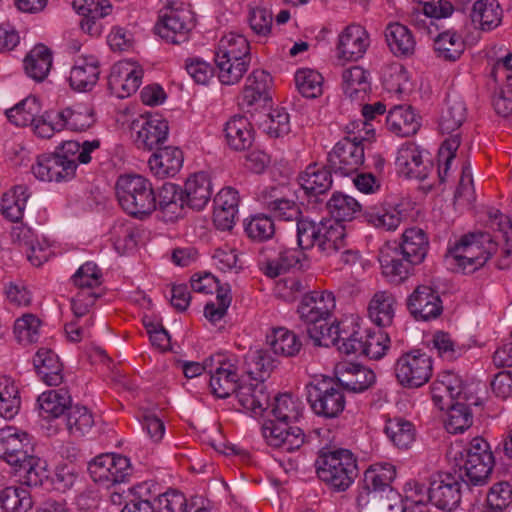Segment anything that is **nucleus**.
<instances>
[{"mask_svg": "<svg viewBox=\"0 0 512 512\" xmlns=\"http://www.w3.org/2000/svg\"><path fill=\"white\" fill-rule=\"evenodd\" d=\"M239 195L231 188L221 189L214 198L213 222L217 229L226 231L233 228L238 215Z\"/></svg>", "mask_w": 512, "mask_h": 512, "instance_id": "21", "label": "nucleus"}, {"mask_svg": "<svg viewBox=\"0 0 512 512\" xmlns=\"http://www.w3.org/2000/svg\"><path fill=\"white\" fill-rule=\"evenodd\" d=\"M71 281L78 288L71 300V309L77 318L83 317L88 314L99 297L95 289L102 283L101 270L94 262H86L73 274Z\"/></svg>", "mask_w": 512, "mask_h": 512, "instance_id": "8", "label": "nucleus"}, {"mask_svg": "<svg viewBox=\"0 0 512 512\" xmlns=\"http://www.w3.org/2000/svg\"><path fill=\"white\" fill-rule=\"evenodd\" d=\"M317 477L333 492L348 490L358 476L356 456L348 449L321 450L315 460Z\"/></svg>", "mask_w": 512, "mask_h": 512, "instance_id": "3", "label": "nucleus"}, {"mask_svg": "<svg viewBox=\"0 0 512 512\" xmlns=\"http://www.w3.org/2000/svg\"><path fill=\"white\" fill-rule=\"evenodd\" d=\"M435 389L445 392L451 400L469 401L473 398L467 395L461 377L452 371H445L440 374Z\"/></svg>", "mask_w": 512, "mask_h": 512, "instance_id": "63", "label": "nucleus"}, {"mask_svg": "<svg viewBox=\"0 0 512 512\" xmlns=\"http://www.w3.org/2000/svg\"><path fill=\"white\" fill-rule=\"evenodd\" d=\"M24 70L35 81H43L52 66L51 51L45 45H36L23 61Z\"/></svg>", "mask_w": 512, "mask_h": 512, "instance_id": "42", "label": "nucleus"}, {"mask_svg": "<svg viewBox=\"0 0 512 512\" xmlns=\"http://www.w3.org/2000/svg\"><path fill=\"white\" fill-rule=\"evenodd\" d=\"M497 250L498 243L489 233H468L448 249L446 263L455 272L470 274L483 267Z\"/></svg>", "mask_w": 512, "mask_h": 512, "instance_id": "2", "label": "nucleus"}, {"mask_svg": "<svg viewBox=\"0 0 512 512\" xmlns=\"http://www.w3.org/2000/svg\"><path fill=\"white\" fill-rule=\"evenodd\" d=\"M15 470L22 473L23 484L30 487L41 486L49 477L46 462L32 454L15 466Z\"/></svg>", "mask_w": 512, "mask_h": 512, "instance_id": "54", "label": "nucleus"}, {"mask_svg": "<svg viewBox=\"0 0 512 512\" xmlns=\"http://www.w3.org/2000/svg\"><path fill=\"white\" fill-rule=\"evenodd\" d=\"M29 197L30 194L25 185L14 186L2 196V215L11 222H19L23 218Z\"/></svg>", "mask_w": 512, "mask_h": 512, "instance_id": "43", "label": "nucleus"}, {"mask_svg": "<svg viewBox=\"0 0 512 512\" xmlns=\"http://www.w3.org/2000/svg\"><path fill=\"white\" fill-rule=\"evenodd\" d=\"M32 452L29 435L13 426L0 429V458L11 466H18Z\"/></svg>", "mask_w": 512, "mask_h": 512, "instance_id": "14", "label": "nucleus"}, {"mask_svg": "<svg viewBox=\"0 0 512 512\" xmlns=\"http://www.w3.org/2000/svg\"><path fill=\"white\" fill-rule=\"evenodd\" d=\"M151 172L163 179L175 176L183 165V153L178 147H159L148 161Z\"/></svg>", "mask_w": 512, "mask_h": 512, "instance_id": "25", "label": "nucleus"}, {"mask_svg": "<svg viewBox=\"0 0 512 512\" xmlns=\"http://www.w3.org/2000/svg\"><path fill=\"white\" fill-rule=\"evenodd\" d=\"M470 405H478L477 399L469 401H456L448 408L447 417L445 419V429L450 434L463 433L473 423V415L469 408Z\"/></svg>", "mask_w": 512, "mask_h": 512, "instance_id": "41", "label": "nucleus"}, {"mask_svg": "<svg viewBox=\"0 0 512 512\" xmlns=\"http://www.w3.org/2000/svg\"><path fill=\"white\" fill-rule=\"evenodd\" d=\"M72 398L66 389L49 390L38 397L40 415L45 419H55L67 413Z\"/></svg>", "mask_w": 512, "mask_h": 512, "instance_id": "39", "label": "nucleus"}, {"mask_svg": "<svg viewBox=\"0 0 512 512\" xmlns=\"http://www.w3.org/2000/svg\"><path fill=\"white\" fill-rule=\"evenodd\" d=\"M99 74V61L96 56H79L70 71V86L79 92L89 91L96 85Z\"/></svg>", "mask_w": 512, "mask_h": 512, "instance_id": "23", "label": "nucleus"}, {"mask_svg": "<svg viewBox=\"0 0 512 512\" xmlns=\"http://www.w3.org/2000/svg\"><path fill=\"white\" fill-rule=\"evenodd\" d=\"M94 426L92 412L85 406L71 405L66 413V428L70 435L83 437Z\"/></svg>", "mask_w": 512, "mask_h": 512, "instance_id": "56", "label": "nucleus"}, {"mask_svg": "<svg viewBox=\"0 0 512 512\" xmlns=\"http://www.w3.org/2000/svg\"><path fill=\"white\" fill-rule=\"evenodd\" d=\"M464 49V40L456 32L445 31L438 34L434 39V50L437 56L444 60H457L464 52Z\"/></svg>", "mask_w": 512, "mask_h": 512, "instance_id": "51", "label": "nucleus"}, {"mask_svg": "<svg viewBox=\"0 0 512 512\" xmlns=\"http://www.w3.org/2000/svg\"><path fill=\"white\" fill-rule=\"evenodd\" d=\"M466 117L467 108L462 96L456 92L448 93L439 121L442 133H452L458 130Z\"/></svg>", "mask_w": 512, "mask_h": 512, "instance_id": "34", "label": "nucleus"}, {"mask_svg": "<svg viewBox=\"0 0 512 512\" xmlns=\"http://www.w3.org/2000/svg\"><path fill=\"white\" fill-rule=\"evenodd\" d=\"M295 83L298 91L306 98H316L323 91V77L313 69L302 68L295 73Z\"/></svg>", "mask_w": 512, "mask_h": 512, "instance_id": "58", "label": "nucleus"}, {"mask_svg": "<svg viewBox=\"0 0 512 512\" xmlns=\"http://www.w3.org/2000/svg\"><path fill=\"white\" fill-rule=\"evenodd\" d=\"M228 146L236 151L246 150L254 141V132L249 120L244 116H234L224 127Z\"/></svg>", "mask_w": 512, "mask_h": 512, "instance_id": "35", "label": "nucleus"}, {"mask_svg": "<svg viewBox=\"0 0 512 512\" xmlns=\"http://www.w3.org/2000/svg\"><path fill=\"white\" fill-rule=\"evenodd\" d=\"M335 308V298L328 291H313L305 294L298 306L300 319L308 325L325 321Z\"/></svg>", "mask_w": 512, "mask_h": 512, "instance_id": "16", "label": "nucleus"}, {"mask_svg": "<svg viewBox=\"0 0 512 512\" xmlns=\"http://www.w3.org/2000/svg\"><path fill=\"white\" fill-rule=\"evenodd\" d=\"M471 20L483 31H490L499 26L502 9L497 0H478L474 3Z\"/></svg>", "mask_w": 512, "mask_h": 512, "instance_id": "45", "label": "nucleus"}, {"mask_svg": "<svg viewBox=\"0 0 512 512\" xmlns=\"http://www.w3.org/2000/svg\"><path fill=\"white\" fill-rule=\"evenodd\" d=\"M130 470L129 459L121 455L101 454L88 464L93 481L106 487L125 482Z\"/></svg>", "mask_w": 512, "mask_h": 512, "instance_id": "11", "label": "nucleus"}, {"mask_svg": "<svg viewBox=\"0 0 512 512\" xmlns=\"http://www.w3.org/2000/svg\"><path fill=\"white\" fill-rule=\"evenodd\" d=\"M429 241L424 230L418 227L407 228L401 237L398 248L403 257H408L412 263H422L428 251Z\"/></svg>", "mask_w": 512, "mask_h": 512, "instance_id": "32", "label": "nucleus"}, {"mask_svg": "<svg viewBox=\"0 0 512 512\" xmlns=\"http://www.w3.org/2000/svg\"><path fill=\"white\" fill-rule=\"evenodd\" d=\"M76 172V165L73 160H66L57 152L51 155H42L37 158L36 164L32 166V173L41 181H68Z\"/></svg>", "mask_w": 512, "mask_h": 512, "instance_id": "19", "label": "nucleus"}, {"mask_svg": "<svg viewBox=\"0 0 512 512\" xmlns=\"http://www.w3.org/2000/svg\"><path fill=\"white\" fill-rule=\"evenodd\" d=\"M494 458L489 444L482 437H475L469 446L460 452L459 475L466 485L479 486L487 482L492 472Z\"/></svg>", "mask_w": 512, "mask_h": 512, "instance_id": "6", "label": "nucleus"}, {"mask_svg": "<svg viewBox=\"0 0 512 512\" xmlns=\"http://www.w3.org/2000/svg\"><path fill=\"white\" fill-rule=\"evenodd\" d=\"M463 477L457 472H436L430 476L429 500L440 510L452 511L461 501Z\"/></svg>", "mask_w": 512, "mask_h": 512, "instance_id": "10", "label": "nucleus"}, {"mask_svg": "<svg viewBox=\"0 0 512 512\" xmlns=\"http://www.w3.org/2000/svg\"><path fill=\"white\" fill-rule=\"evenodd\" d=\"M38 376L48 386H58L63 382V365L58 355L50 349L40 348L33 358Z\"/></svg>", "mask_w": 512, "mask_h": 512, "instance_id": "28", "label": "nucleus"}, {"mask_svg": "<svg viewBox=\"0 0 512 512\" xmlns=\"http://www.w3.org/2000/svg\"><path fill=\"white\" fill-rule=\"evenodd\" d=\"M379 262L383 275L390 282L399 283L405 280L414 265L408 257H403L398 248L389 245L381 248L379 253Z\"/></svg>", "mask_w": 512, "mask_h": 512, "instance_id": "24", "label": "nucleus"}, {"mask_svg": "<svg viewBox=\"0 0 512 512\" xmlns=\"http://www.w3.org/2000/svg\"><path fill=\"white\" fill-rule=\"evenodd\" d=\"M389 131L400 137L414 135L420 127V122L410 106H394L386 117Z\"/></svg>", "mask_w": 512, "mask_h": 512, "instance_id": "36", "label": "nucleus"}, {"mask_svg": "<svg viewBox=\"0 0 512 512\" xmlns=\"http://www.w3.org/2000/svg\"><path fill=\"white\" fill-rule=\"evenodd\" d=\"M432 358L420 350L403 353L394 364V373L400 385L418 388L432 376Z\"/></svg>", "mask_w": 512, "mask_h": 512, "instance_id": "9", "label": "nucleus"}, {"mask_svg": "<svg viewBox=\"0 0 512 512\" xmlns=\"http://www.w3.org/2000/svg\"><path fill=\"white\" fill-rule=\"evenodd\" d=\"M396 309V299L387 290L374 293L369 301L367 312L369 319L379 327H388L392 324Z\"/></svg>", "mask_w": 512, "mask_h": 512, "instance_id": "31", "label": "nucleus"}, {"mask_svg": "<svg viewBox=\"0 0 512 512\" xmlns=\"http://www.w3.org/2000/svg\"><path fill=\"white\" fill-rule=\"evenodd\" d=\"M63 130L84 131L95 122L93 110L82 103L61 110Z\"/></svg>", "mask_w": 512, "mask_h": 512, "instance_id": "52", "label": "nucleus"}, {"mask_svg": "<svg viewBox=\"0 0 512 512\" xmlns=\"http://www.w3.org/2000/svg\"><path fill=\"white\" fill-rule=\"evenodd\" d=\"M42 111L40 101L34 96H28L12 108L6 110L8 120L20 127L35 125L36 119Z\"/></svg>", "mask_w": 512, "mask_h": 512, "instance_id": "46", "label": "nucleus"}, {"mask_svg": "<svg viewBox=\"0 0 512 512\" xmlns=\"http://www.w3.org/2000/svg\"><path fill=\"white\" fill-rule=\"evenodd\" d=\"M344 93L354 98L358 93H366L370 89L369 73L360 66H352L342 73Z\"/></svg>", "mask_w": 512, "mask_h": 512, "instance_id": "59", "label": "nucleus"}, {"mask_svg": "<svg viewBox=\"0 0 512 512\" xmlns=\"http://www.w3.org/2000/svg\"><path fill=\"white\" fill-rule=\"evenodd\" d=\"M142 77L143 70L135 62L119 61L111 68L108 89L117 98H127L138 90Z\"/></svg>", "mask_w": 512, "mask_h": 512, "instance_id": "12", "label": "nucleus"}, {"mask_svg": "<svg viewBox=\"0 0 512 512\" xmlns=\"http://www.w3.org/2000/svg\"><path fill=\"white\" fill-rule=\"evenodd\" d=\"M100 147V140L94 139L92 141H65L56 152L65 157L66 160H73L74 165L78 163L87 164L91 161V153Z\"/></svg>", "mask_w": 512, "mask_h": 512, "instance_id": "55", "label": "nucleus"}, {"mask_svg": "<svg viewBox=\"0 0 512 512\" xmlns=\"http://www.w3.org/2000/svg\"><path fill=\"white\" fill-rule=\"evenodd\" d=\"M0 507L5 512H28L32 508L30 493L20 487H6L0 491Z\"/></svg>", "mask_w": 512, "mask_h": 512, "instance_id": "57", "label": "nucleus"}, {"mask_svg": "<svg viewBox=\"0 0 512 512\" xmlns=\"http://www.w3.org/2000/svg\"><path fill=\"white\" fill-rule=\"evenodd\" d=\"M384 432L390 441L400 449H407L415 440L414 425L402 417L388 419Z\"/></svg>", "mask_w": 512, "mask_h": 512, "instance_id": "49", "label": "nucleus"}, {"mask_svg": "<svg viewBox=\"0 0 512 512\" xmlns=\"http://www.w3.org/2000/svg\"><path fill=\"white\" fill-rule=\"evenodd\" d=\"M461 140L459 134L451 135L441 145L438 153V178L445 183L449 177L451 164L456 156Z\"/></svg>", "mask_w": 512, "mask_h": 512, "instance_id": "61", "label": "nucleus"}, {"mask_svg": "<svg viewBox=\"0 0 512 512\" xmlns=\"http://www.w3.org/2000/svg\"><path fill=\"white\" fill-rule=\"evenodd\" d=\"M375 380L376 376L371 369L355 364L339 370L336 377L342 389L353 393L364 392L375 383Z\"/></svg>", "mask_w": 512, "mask_h": 512, "instance_id": "29", "label": "nucleus"}, {"mask_svg": "<svg viewBox=\"0 0 512 512\" xmlns=\"http://www.w3.org/2000/svg\"><path fill=\"white\" fill-rule=\"evenodd\" d=\"M512 503V486L508 482L494 484L487 494L489 510L484 512H503Z\"/></svg>", "mask_w": 512, "mask_h": 512, "instance_id": "64", "label": "nucleus"}, {"mask_svg": "<svg viewBox=\"0 0 512 512\" xmlns=\"http://www.w3.org/2000/svg\"><path fill=\"white\" fill-rule=\"evenodd\" d=\"M244 227L248 237L256 241L269 240L275 234L274 222L265 214L251 216L245 221Z\"/></svg>", "mask_w": 512, "mask_h": 512, "instance_id": "62", "label": "nucleus"}, {"mask_svg": "<svg viewBox=\"0 0 512 512\" xmlns=\"http://www.w3.org/2000/svg\"><path fill=\"white\" fill-rule=\"evenodd\" d=\"M214 61L218 68L219 81L224 85L237 84L250 65V60H244L243 58L234 60L233 58H218L215 56Z\"/></svg>", "mask_w": 512, "mask_h": 512, "instance_id": "53", "label": "nucleus"}, {"mask_svg": "<svg viewBox=\"0 0 512 512\" xmlns=\"http://www.w3.org/2000/svg\"><path fill=\"white\" fill-rule=\"evenodd\" d=\"M277 366V360L265 349H250L244 357V367L253 379L264 382Z\"/></svg>", "mask_w": 512, "mask_h": 512, "instance_id": "40", "label": "nucleus"}, {"mask_svg": "<svg viewBox=\"0 0 512 512\" xmlns=\"http://www.w3.org/2000/svg\"><path fill=\"white\" fill-rule=\"evenodd\" d=\"M215 56L218 58H243L251 61L250 45L243 35L229 33L223 36L216 48Z\"/></svg>", "mask_w": 512, "mask_h": 512, "instance_id": "50", "label": "nucleus"}, {"mask_svg": "<svg viewBox=\"0 0 512 512\" xmlns=\"http://www.w3.org/2000/svg\"><path fill=\"white\" fill-rule=\"evenodd\" d=\"M213 193L210 176L205 172L191 175L182 191L186 204L195 210H202L210 201Z\"/></svg>", "mask_w": 512, "mask_h": 512, "instance_id": "26", "label": "nucleus"}, {"mask_svg": "<svg viewBox=\"0 0 512 512\" xmlns=\"http://www.w3.org/2000/svg\"><path fill=\"white\" fill-rule=\"evenodd\" d=\"M271 407L273 418L266 420L262 426L266 442L286 452L298 450L304 443L305 435L301 428L291 423L301 417V403L285 393L275 397Z\"/></svg>", "mask_w": 512, "mask_h": 512, "instance_id": "1", "label": "nucleus"}, {"mask_svg": "<svg viewBox=\"0 0 512 512\" xmlns=\"http://www.w3.org/2000/svg\"><path fill=\"white\" fill-rule=\"evenodd\" d=\"M209 386L213 395L218 398H227L232 395L238 387L239 377L237 368L222 355L210 357Z\"/></svg>", "mask_w": 512, "mask_h": 512, "instance_id": "13", "label": "nucleus"}, {"mask_svg": "<svg viewBox=\"0 0 512 512\" xmlns=\"http://www.w3.org/2000/svg\"><path fill=\"white\" fill-rule=\"evenodd\" d=\"M131 498L126 501L121 512H155L152 503L150 485L146 482L138 484L130 489Z\"/></svg>", "mask_w": 512, "mask_h": 512, "instance_id": "60", "label": "nucleus"}, {"mask_svg": "<svg viewBox=\"0 0 512 512\" xmlns=\"http://www.w3.org/2000/svg\"><path fill=\"white\" fill-rule=\"evenodd\" d=\"M305 389L307 402L317 416L333 419L344 411L346 400L336 379L315 377L306 384Z\"/></svg>", "mask_w": 512, "mask_h": 512, "instance_id": "5", "label": "nucleus"}, {"mask_svg": "<svg viewBox=\"0 0 512 512\" xmlns=\"http://www.w3.org/2000/svg\"><path fill=\"white\" fill-rule=\"evenodd\" d=\"M318 250L325 256H331L346 247V230L343 223L335 220H323Z\"/></svg>", "mask_w": 512, "mask_h": 512, "instance_id": "37", "label": "nucleus"}, {"mask_svg": "<svg viewBox=\"0 0 512 512\" xmlns=\"http://www.w3.org/2000/svg\"><path fill=\"white\" fill-rule=\"evenodd\" d=\"M408 310L417 321H429L438 318L442 311V301L436 290L420 285L407 300Z\"/></svg>", "mask_w": 512, "mask_h": 512, "instance_id": "15", "label": "nucleus"}, {"mask_svg": "<svg viewBox=\"0 0 512 512\" xmlns=\"http://www.w3.org/2000/svg\"><path fill=\"white\" fill-rule=\"evenodd\" d=\"M366 222L384 231H394L402 221L401 212L394 206L369 207L363 214Z\"/></svg>", "mask_w": 512, "mask_h": 512, "instance_id": "47", "label": "nucleus"}, {"mask_svg": "<svg viewBox=\"0 0 512 512\" xmlns=\"http://www.w3.org/2000/svg\"><path fill=\"white\" fill-rule=\"evenodd\" d=\"M136 129L135 143L138 148L153 150L159 148L168 136V123L160 115H149L133 122Z\"/></svg>", "mask_w": 512, "mask_h": 512, "instance_id": "18", "label": "nucleus"}, {"mask_svg": "<svg viewBox=\"0 0 512 512\" xmlns=\"http://www.w3.org/2000/svg\"><path fill=\"white\" fill-rule=\"evenodd\" d=\"M387 44L396 56H409L414 53L416 41L411 31L400 23L389 24L385 31Z\"/></svg>", "mask_w": 512, "mask_h": 512, "instance_id": "44", "label": "nucleus"}, {"mask_svg": "<svg viewBox=\"0 0 512 512\" xmlns=\"http://www.w3.org/2000/svg\"><path fill=\"white\" fill-rule=\"evenodd\" d=\"M369 46L370 37L366 29L361 25H349L338 36L337 57L344 61H357L365 55Z\"/></svg>", "mask_w": 512, "mask_h": 512, "instance_id": "17", "label": "nucleus"}, {"mask_svg": "<svg viewBox=\"0 0 512 512\" xmlns=\"http://www.w3.org/2000/svg\"><path fill=\"white\" fill-rule=\"evenodd\" d=\"M266 343L275 355L294 357L302 349V341L299 336L286 327L273 328L266 335Z\"/></svg>", "mask_w": 512, "mask_h": 512, "instance_id": "38", "label": "nucleus"}, {"mask_svg": "<svg viewBox=\"0 0 512 512\" xmlns=\"http://www.w3.org/2000/svg\"><path fill=\"white\" fill-rule=\"evenodd\" d=\"M327 209L332 216V220L340 223L351 221L361 211V204L353 197L334 192L327 202Z\"/></svg>", "mask_w": 512, "mask_h": 512, "instance_id": "48", "label": "nucleus"}, {"mask_svg": "<svg viewBox=\"0 0 512 512\" xmlns=\"http://www.w3.org/2000/svg\"><path fill=\"white\" fill-rule=\"evenodd\" d=\"M240 383L234 392L239 405L255 416L262 415L267 410L270 397L262 381Z\"/></svg>", "mask_w": 512, "mask_h": 512, "instance_id": "22", "label": "nucleus"}, {"mask_svg": "<svg viewBox=\"0 0 512 512\" xmlns=\"http://www.w3.org/2000/svg\"><path fill=\"white\" fill-rule=\"evenodd\" d=\"M349 135L338 141L328 153L327 163L334 174L349 177L358 172L364 163V142H370L369 136L351 129Z\"/></svg>", "mask_w": 512, "mask_h": 512, "instance_id": "7", "label": "nucleus"}, {"mask_svg": "<svg viewBox=\"0 0 512 512\" xmlns=\"http://www.w3.org/2000/svg\"><path fill=\"white\" fill-rule=\"evenodd\" d=\"M119 205L129 215L143 219L157 209L152 183L139 174L121 175L116 182Z\"/></svg>", "mask_w": 512, "mask_h": 512, "instance_id": "4", "label": "nucleus"}, {"mask_svg": "<svg viewBox=\"0 0 512 512\" xmlns=\"http://www.w3.org/2000/svg\"><path fill=\"white\" fill-rule=\"evenodd\" d=\"M262 204L273 213L274 217L284 221H296L301 217L298 204L280 195L279 189L271 187L261 193Z\"/></svg>", "mask_w": 512, "mask_h": 512, "instance_id": "33", "label": "nucleus"}, {"mask_svg": "<svg viewBox=\"0 0 512 512\" xmlns=\"http://www.w3.org/2000/svg\"><path fill=\"white\" fill-rule=\"evenodd\" d=\"M396 477V468L390 463H375L364 473L363 486L359 491H369L371 494L388 491L389 495L396 493L391 484Z\"/></svg>", "mask_w": 512, "mask_h": 512, "instance_id": "27", "label": "nucleus"}, {"mask_svg": "<svg viewBox=\"0 0 512 512\" xmlns=\"http://www.w3.org/2000/svg\"><path fill=\"white\" fill-rule=\"evenodd\" d=\"M395 165L399 174L418 180L426 179L430 170L429 162L424 161L422 151L414 143H405L399 148Z\"/></svg>", "mask_w": 512, "mask_h": 512, "instance_id": "20", "label": "nucleus"}, {"mask_svg": "<svg viewBox=\"0 0 512 512\" xmlns=\"http://www.w3.org/2000/svg\"><path fill=\"white\" fill-rule=\"evenodd\" d=\"M332 170L319 164H310L299 175V184L309 196L326 193L332 187Z\"/></svg>", "mask_w": 512, "mask_h": 512, "instance_id": "30", "label": "nucleus"}]
</instances>
